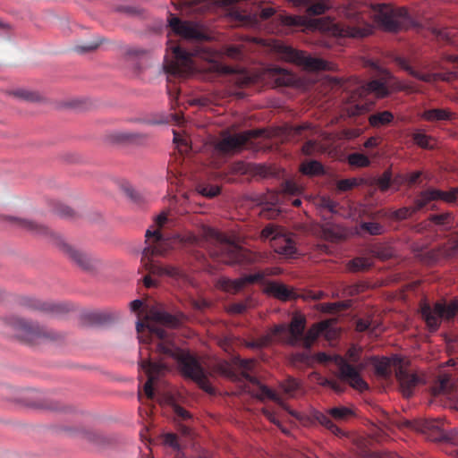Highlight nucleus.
<instances>
[{
	"label": "nucleus",
	"instance_id": "f257e3e1",
	"mask_svg": "<svg viewBox=\"0 0 458 458\" xmlns=\"http://www.w3.org/2000/svg\"><path fill=\"white\" fill-rule=\"evenodd\" d=\"M373 15L378 25L387 32H398L419 27L404 7H394L386 4L373 5Z\"/></svg>",
	"mask_w": 458,
	"mask_h": 458
},
{
	"label": "nucleus",
	"instance_id": "f03ea898",
	"mask_svg": "<svg viewBox=\"0 0 458 458\" xmlns=\"http://www.w3.org/2000/svg\"><path fill=\"white\" fill-rule=\"evenodd\" d=\"M145 236L147 238L146 243L148 245L142 251V259L145 262L147 269L157 276H168L171 277H179L182 276L180 269L174 266H162L159 263L150 259L155 255H163L165 250L163 248V244L165 242L163 234L159 230L148 229Z\"/></svg>",
	"mask_w": 458,
	"mask_h": 458
},
{
	"label": "nucleus",
	"instance_id": "7ed1b4c3",
	"mask_svg": "<svg viewBox=\"0 0 458 458\" xmlns=\"http://www.w3.org/2000/svg\"><path fill=\"white\" fill-rule=\"evenodd\" d=\"M157 351L174 359L184 377L199 384H204L206 374L199 362L190 352L176 347L171 342H162L157 344Z\"/></svg>",
	"mask_w": 458,
	"mask_h": 458
},
{
	"label": "nucleus",
	"instance_id": "20e7f679",
	"mask_svg": "<svg viewBox=\"0 0 458 458\" xmlns=\"http://www.w3.org/2000/svg\"><path fill=\"white\" fill-rule=\"evenodd\" d=\"M217 245L211 250V255L218 261L227 265H242L251 262L249 252L226 237L216 233Z\"/></svg>",
	"mask_w": 458,
	"mask_h": 458
},
{
	"label": "nucleus",
	"instance_id": "39448f33",
	"mask_svg": "<svg viewBox=\"0 0 458 458\" xmlns=\"http://www.w3.org/2000/svg\"><path fill=\"white\" fill-rule=\"evenodd\" d=\"M410 424L412 428L425 435L430 441L458 445V428L445 429L441 420H423Z\"/></svg>",
	"mask_w": 458,
	"mask_h": 458
},
{
	"label": "nucleus",
	"instance_id": "423d86ee",
	"mask_svg": "<svg viewBox=\"0 0 458 458\" xmlns=\"http://www.w3.org/2000/svg\"><path fill=\"white\" fill-rule=\"evenodd\" d=\"M6 323L14 331L16 337L25 341H35L38 339L55 340L57 338L55 332L49 331L32 321L17 317H10L7 318Z\"/></svg>",
	"mask_w": 458,
	"mask_h": 458
},
{
	"label": "nucleus",
	"instance_id": "0eeeda50",
	"mask_svg": "<svg viewBox=\"0 0 458 458\" xmlns=\"http://www.w3.org/2000/svg\"><path fill=\"white\" fill-rule=\"evenodd\" d=\"M458 311V299L450 302H436L433 307L425 304L421 307V316L431 331H437L441 319H451Z\"/></svg>",
	"mask_w": 458,
	"mask_h": 458
},
{
	"label": "nucleus",
	"instance_id": "6e6552de",
	"mask_svg": "<svg viewBox=\"0 0 458 458\" xmlns=\"http://www.w3.org/2000/svg\"><path fill=\"white\" fill-rule=\"evenodd\" d=\"M334 362L338 368L337 377L348 383L352 387L358 390L368 389V384L363 380L360 372L365 368L363 364H352L345 358L335 354Z\"/></svg>",
	"mask_w": 458,
	"mask_h": 458
},
{
	"label": "nucleus",
	"instance_id": "1a4fd4ad",
	"mask_svg": "<svg viewBox=\"0 0 458 458\" xmlns=\"http://www.w3.org/2000/svg\"><path fill=\"white\" fill-rule=\"evenodd\" d=\"M280 53L283 57L292 63L303 66L305 69L312 72L330 70V64L327 61L307 55L304 51L295 49L291 46H282Z\"/></svg>",
	"mask_w": 458,
	"mask_h": 458
},
{
	"label": "nucleus",
	"instance_id": "9d476101",
	"mask_svg": "<svg viewBox=\"0 0 458 458\" xmlns=\"http://www.w3.org/2000/svg\"><path fill=\"white\" fill-rule=\"evenodd\" d=\"M261 237L264 240H270L275 251L279 254L292 257L296 252L293 240L273 224H269L263 228Z\"/></svg>",
	"mask_w": 458,
	"mask_h": 458
},
{
	"label": "nucleus",
	"instance_id": "9b49d317",
	"mask_svg": "<svg viewBox=\"0 0 458 458\" xmlns=\"http://www.w3.org/2000/svg\"><path fill=\"white\" fill-rule=\"evenodd\" d=\"M169 26L174 33L188 40H202L206 38L205 33L197 22L182 21L175 15L170 14L167 19Z\"/></svg>",
	"mask_w": 458,
	"mask_h": 458
},
{
	"label": "nucleus",
	"instance_id": "f8f14e48",
	"mask_svg": "<svg viewBox=\"0 0 458 458\" xmlns=\"http://www.w3.org/2000/svg\"><path fill=\"white\" fill-rule=\"evenodd\" d=\"M253 135V131H245L235 134L225 133L222 136L221 140L216 143V149L223 153L238 149Z\"/></svg>",
	"mask_w": 458,
	"mask_h": 458
},
{
	"label": "nucleus",
	"instance_id": "ddd939ff",
	"mask_svg": "<svg viewBox=\"0 0 458 458\" xmlns=\"http://www.w3.org/2000/svg\"><path fill=\"white\" fill-rule=\"evenodd\" d=\"M395 377L399 382L400 390L406 398L412 396L416 386L422 382L421 378L417 374L410 373L403 367V364H401L399 368H396Z\"/></svg>",
	"mask_w": 458,
	"mask_h": 458
},
{
	"label": "nucleus",
	"instance_id": "4468645a",
	"mask_svg": "<svg viewBox=\"0 0 458 458\" xmlns=\"http://www.w3.org/2000/svg\"><path fill=\"white\" fill-rule=\"evenodd\" d=\"M263 278L264 274L261 272H258L236 279L221 278L219 281V284L225 291L235 293L242 290L246 284L261 281Z\"/></svg>",
	"mask_w": 458,
	"mask_h": 458
},
{
	"label": "nucleus",
	"instance_id": "2eb2a0df",
	"mask_svg": "<svg viewBox=\"0 0 458 458\" xmlns=\"http://www.w3.org/2000/svg\"><path fill=\"white\" fill-rule=\"evenodd\" d=\"M373 26L364 22L363 21H360L357 18L356 23L352 24H342L339 30V35L341 37L347 38H362L373 32Z\"/></svg>",
	"mask_w": 458,
	"mask_h": 458
},
{
	"label": "nucleus",
	"instance_id": "dca6fc26",
	"mask_svg": "<svg viewBox=\"0 0 458 458\" xmlns=\"http://www.w3.org/2000/svg\"><path fill=\"white\" fill-rule=\"evenodd\" d=\"M21 304L28 309L40 310L49 314H58L67 310L64 304L46 302L31 297L22 298Z\"/></svg>",
	"mask_w": 458,
	"mask_h": 458
},
{
	"label": "nucleus",
	"instance_id": "f3484780",
	"mask_svg": "<svg viewBox=\"0 0 458 458\" xmlns=\"http://www.w3.org/2000/svg\"><path fill=\"white\" fill-rule=\"evenodd\" d=\"M61 249L76 265H78L82 269L89 270L93 268V260L88 253L82 252L66 242L61 243Z\"/></svg>",
	"mask_w": 458,
	"mask_h": 458
},
{
	"label": "nucleus",
	"instance_id": "a211bd4d",
	"mask_svg": "<svg viewBox=\"0 0 458 458\" xmlns=\"http://www.w3.org/2000/svg\"><path fill=\"white\" fill-rule=\"evenodd\" d=\"M426 246L414 245L413 250L417 255L427 263L433 264L438 262L441 259H446L445 251L447 250V244H441L437 248L426 250Z\"/></svg>",
	"mask_w": 458,
	"mask_h": 458
},
{
	"label": "nucleus",
	"instance_id": "6ab92c4d",
	"mask_svg": "<svg viewBox=\"0 0 458 458\" xmlns=\"http://www.w3.org/2000/svg\"><path fill=\"white\" fill-rule=\"evenodd\" d=\"M371 360L373 361V366L376 373L378 376L384 377L389 376V368L391 366L399 368L400 365L403 364V358L397 354L392 355L391 357H382L380 359L377 357H371Z\"/></svg>",
	"mask_w": 458,
	"mask_h": 458
},
{
	"label": "nucleus",
	"instance_id": "aec40b11",
	"mask_svg": "<svg viewBox=\"0 0 458 458\" xmlns=\"http://www.w3.org/2000/svg\"><path fill=\"white\" fill-rule=\"evenodd\" d=\"M394 61H395V64L400 68H402L403 70L407 72L410 75H411L412 77H414L421 81L434 82L438 80H445V78H444L441 73H421L420 72H417L409 64L408 61L404 57L397 56V57H395Z\"/></svg>",
	"mask_w": 458,
	"mask_h": 458
},
{
	"label": "nucleus",
	"instance_id": "412c9836",
	"mask_svg": "<svg viewBox=\"0 0 458 458\" xmlns=\"http://www.w3.org/2000/svg\"><path fill=\"white\" fill-rule=\"evenodd\" d=\"M113 140L136 145H143L148 140V134L137 131H118L112 135Z\"/></svg>",
	"mask_w": 458,
	"mask_h": 458
},
{
	"label": "nucleus",
	"instance_id": "4be33fe9",
	"mask_svg": "<svg viewBox=\"0 0 458 458\" xmlns=\"http://www.w3.org/2000/svg\"><path fill=\"white\" fill-rule=\"evenodd\" d=\"M118 316L114 313L105 311L89 312L86 315V318L92 326H106L114 322Z\"/></svg>",
	"mask_w": 458,
	"mask_h": 458
},
{
	"label": "nucleus",
	"instance_id": "5701e85b",
	"mask_svg": "<svg viewBox=\"0 0 458 458\" xmlns=\"http://www.w3.org/2000/svg\"><path fill=\"white\" fill-rule=\"evenodd\" d=\"M306 320L303 317L295 316L293 318L288 327V333L292 336L291 344H296L303 335Z\"/></svg>",
	"mask_w": 458,
	"mask_h": 458
},
{
	"label": "nucleus",
	"instance_id": "b1692460",
	"mask_svg": "<svg viewBox=\"0 0 458 458\" xmlns=\"http://www.w3.org/2000/svg\"><path fill=\"white\" fill-rule=\"evenodd\" d=\"M266 293L282 301H287L293 295L284 284L276 282H270L266 287Z\"/></svg>",
	"mask_w": 458,
	"mask_h": 458
},
{
	"label": "nucleus",
	"instance_id": "393cba45",
	"mask_svg": "<svg viewBox=\"0 0 458 458\" xmlns=\"http://www.w3.org/2000/svg\"><path fill=\"white\" fill-rule=\"evenodd\" d=\"M140 366L147 373L148 377L153 376V379L157 380L161 374L166 369L163 362H154L149 360H141Z\"/></svg>",
	"mask_w": 458,
	"mask_h": 458
},
{
	"label": "nucleus",
	"instance_id": "a878e982",
	"mask_svg": "<svg viewBox=\"0 0 458 458\" xmlns=\"http://www.w3.org/2000/svg\"><path fill=\"white\" fill-rule=\"evenodd\" d=\"M312 417L316 421H318L319 424H321L326 428L330 430L334 435H335V436L344 435L342 429L340 428H338L334 422H332V420L327 414H325L319 411H314L312 412Z\"/></svg>",
	"mask_w": 458,
	"mask_h": 458
},
{
	"label": "nucleus",
	"instance_id": "bb28decb",
	"mask_svg": "<svg viewBox=\"0 0 458 458\" xmlns=\"http://www.w3.org/2000/svg\"><path fill=\"white\" fill-rule=\"evenodd\" d=\"M422 118L429 122L448 121L452 118V113L447 109L432 108L424 111Z\"/></svg>",
	"mask_w": 458,
	"mask_h": 458
},
{
	"label": "nucleus",
	"instance_id": "cd10ccee",
	"mask_svg": "<svg viewBox=\"0 0 458 458\" xmlns=\"http://www.w3.org/2000/svg\"><path fill=\"white\" fill-rule=\"evenodd\" d=\"M154 320L160 322L170 327H176L179 326V319L165 310H156L151 313Z\"/></svg>",
	"mask_w": 458,
	"mask_h": 458
},
{
	"label": "nucleus",
	"instance_id": "c85d7f7f",
	"mask_svg": "<svg viewBox=\"0 0 458 458\" xmlns=\"http://www.w3.org/2000/svg\"><path fill=\"white\" fill-rule=\"evenodd\" d=\"M233 361L234 365L238 366L240 369H242L245 371L243 373V377L248 381H250V383L255 384V385L259 384V381L256 377L248 374V371L251 370L253 368V364L255 361L253 359H242L240 357H234Z\"/></svg>",
	"mask_w": 458,
	"mask_h": 458
},
{
	"label": "nucleus",
	"instance_id": "c756f323",
	"mask_svg": "<svg viewBox=\"0 0 458 458\" xmlns=\"http://www.w3.org/2000/svg\"><path fill=\"white\" fill-rule=\"evenodd\" d=\"M301 172L308 176L322 175L325 174V167L318 160H310L301 164Z\"/></svg>",
	"mask_w": 458,
	"mask_h": 458
},
{
	"label": "nucleus",
	"instance_id": "7c9ffc66",
	"mask_svg": "<svg viewBox=\"0 0 458 458\" xmlns=\"http://www.w3.org/2000/svg\"><path fill=\"white\" fill-rule=\"evenodd\" d=\"M434 199L435 200H442L445 203H454L456 201L458 198V188L453 187L449 191H445L437 188H431Z\"/></svg>",
	"mask_w": 458,
	"mask_h": 458
},
{
	"label": "nucleus",
	"instance_id": "2f4dec72",
	"mask_svg": "<svg viewBox=\"0 0 458 458\" xmlns=\"http://www.w3.org/2000/svg\"><path fill=\"white\" fill-rule=\"evenodd\" d=\"M364 89L368 93H374L378 98H385L388 96L389 91L386 86V83L379 80H372L367 82L363 86Z\"/></svg>",
	"mask_w": 458,
	"mask_h": 458
},
{
	"label": "nucleus",
	"instance_id": "473e14b6",
	"mask_svg": "<svg viewBox=\"0 0 458 458\" xmlns=\"http://www.w3.org/2000/svg\"><path fill=\"white\" fill-rule=\"evenodd\" d=\"M453 383L448 375L445 374L439 377L438 382L433 388L435 394H445L452 396Z\"/></svg>",
	"mask_w": 458,
	"mask_h": 458
},
{
	"label": "nucleus",
	"instance_id": "72a5a7b5",
	"mask_svg": "<svg viewBox=\"0 0 458 458\" xmlns=\"http://www.w3.org/2000/svg\"><path fill=\"white\" fill-rule=\"evenodd\" d=\"M276 19L282 25L286 27H299L308 24L307 18L301 15L280 14Z\"/></svg>",
	"mask_w": 458,
	"mask_h": 458
},
{
	"label": "nucleus",
	"instance_id": "f704fd0d",
	"mask_svg": "<svg viewBox=\"0 0 458 458\" xmlns=\"http://www.w3.org/2000/svg\"><path fill=\"white\" fill-rule=\"evenodd\" d=\"M19 223L21 228H24L25 230L34 234L48 235L50 233V231L47 226L38 224L34 221L22 219L19 220Z\"/></svg>",
	"mask_w": 458,
	"mask_h": 458
},
{
	"label": "nucleus",
	"instance_id": "c9c22d12",
	"mask_svg": "<svg viewBox=\"0 0 458 458\" xmlns=\"http://www.w3.org/2000/svg\"><path fill=\"white\" fill-rule=\"evenodd\" d=\"M393 120L394 114L390 111L376 113L369 117V123L372 127L388 124Z\"/></svg>",
	"mask_w": 458,
	"mask_h": 458
},
{
	"label": "nucleus",
	"instance_id": "e433bc0d",
	"mask_svg": "<svg viewBox=\"0 0 458 458\" xmlns=\"http://www.w3.org/2000/svg\"><path fill=\"white\" fill-rule=\"evenodd\" d=\"M431 201H435L432 189L428 188L421 191L414 199V210L418 212Z\"/></svg>",
	"mask_w": 458,
	"mask_h": 458
},
{
	"label": "nucleus",
	"instance_id": "4c0bfd02",
	"mask_svg": "<svg viewBox=\"0 0 458 458\" xmlns=\"http://www.w3.org/2000/svg\"><path fill=\"white\" fill-rule=\"evenodd\" d=\"M115 11L118 13H122L128 17L131 18H140L145 19L147 18V13L144 9L140 8L138 6L132 5H120L115 8Z\"/></svg>",
	"mask_w": 458,
	"mask_h": 458
},
{
	"label": "nucleus",
	"instance_id": "58836bf2",
	"mask_svg": "<svg viewBox=\"0 0 458 458\" xmlns=\"http://www.w3.org/2000/svg\"><path fill=\"white\" fill-rule=\"evenodd\" d=\"M170 120L178 121L179 117L177 114H168L163 116L161 119H145V118H132L130 121L132 123H145L150 125L161 124V123H168Z\"/></svg>",
	"mask_w": 458,
	"mask_h": 458
},
{
	"label": "nucleus",
	"instance_id": "ea45409f",
	"mask_svg": "<svg viewBox=\"0 0 458 458\" xmlns=\"http://www.w3.org/2000/svg\"><path fill=\"white\" fill-rule=\"evenodd\" d=\"M348 162L352 166L366 167L370 165L369 158L361 153H351L348 156Z\"/></svg>",
	"mask_w": 458,
	"mask_h": 458
},
{
	"label": "nucleus",
	"instance_id": "a19ab883",
	"mask_svg": "<svg viewBox=\"0 0 458 458\" xmlns=\"http://www.w3.org/2000/svg\"><path fill=\"white\" fill-rule=\"evenodd\" d=\"M363 182L362 179H357V178H347L339 180L336 182V189L340 192L347 191L352 190L354 187L359 186Z\"/></svg>",
	"mask_w": 458,
	"mask_h": 458
},
{
	"label": "nucleus",
	"instance_id": "79ce46f5",
	"mask_svg": "<svg viewBox=\"0 0 458 458\" xmlns=\"http://www.w3.org/2000/svg\"><path fill=\"white\" fill-rule=\"evenodd\" d=\"M328 327V323L326 321L315 324L310 327L305 335V337L311 341H315L320 335H322Z\"/></svg>",
	"mask_w": 458,
	"mask_h": 458
},
{
	"label": "nucleus",
	"instance_id": "37998d69",
	"mask_svg": "<svg viewBox=\"0 0 458 458\" xmlns=\"http://www.w3.org/2000/svg\"><path fill=\"white\" fill-rule=\"evenodd\" d=\"M412 140L416 145L422 148H432L430 145L431 137L419 130L412 134Z\"/></svg>",
	"mask_w": 458,
	"mask_h": 458
},
{
	"label": "nucleus",
	"instance_id": "c03bdc74",
	"mask_svg": "<svg viewBox=\"0 0 458 458\" xmlns=\"http://www.w3.org/2000/svg\"><path fill=\"white\" fill-rule=\"evenodd\" d=\"M328 414L334 419L342 420L352 414V411L345 406L333 407L328 410Z\"/></svg>",
	"mask_w": 458,
	"mask_h": 458
},
{
	"label": "nucleus",
	"instance_id": "a18cd8bd",
	"mask_svg": "<svg viewBox=\"0 0 458 458\" xmlns=\"http://www.w3.org/2000/svg\"><path fill=\"white\" fill-rule=\"evenodd\" d=\"M372 265V262L368 258H355L352 259L349 263V267L353 271H359V270H364L369 267H370Z\"/></svg>",
	"mask_w": 458,
	"mask_h": 458
},
{
	"label": "nucleus",
	"instance_id": "49530a36",
	"mask_svg": "<svg viewBox=\"0 0 458 458\" xmlns=\"http://www.w3.org/2000/svg\"><path fill=\"white\" fill-rule=\"evenodd\" d=\"M396 179H392V174L390 171H385L376 181V184L382 191H386L389 189L392 182H395Z\"/></svg>",
	"mask_w": 458,
	"mask_h": 458
},
{
	"label": "nucleus",
	"instance_id": "de8ad7c7",
	"mask_svg": "<svg viewBox=\"0 0 458 458\" xmlns=\"http://www.w3.org/2000/svg\"><path fill=\"white\" fill-rule=\"evenodd\" d=\"M14 96L30 102H38L41 100V97L38 92L27 89H17L14 91Z\"/></svg>",
	"mask_w": 458,
	"mask_h": 458
},
{
	"label": "nucleus",
	"instance_id": "09e8293b",
	"mask_svg": "<svg viewBox=\"0 0 458 458\" xmlns=\"http://www.w3.org/2000/svg\"><path fill=\"white\" fill-rule=\"evenodd\" d=\"M282 191L292 196H298L301 193L302 188L292 180L284 182Z\"/></svg>",
	"mask_w": 458,
	"mask_h": 458
},
{
	"label": "nucleus",
	"instance_id": "8fccbe9b",
	"mask_svg": "<svg viewBox=\"0 0 458 458\" xmlns=\"http://www.w3.org/2000/svg\"><path fill=\"white\" fill-rule=\"evenodd\" d=\"M250 300L247 299L242 302L233 303L227 308V311L231 314H242L250 308Z\"/></svg>",
	"mask_w": 458,
	"mask_h": 458
},
{
	"label": "nucleus",
	"instance_id": "3c124183",
	"mask_svg": "<svg viewBox=\"0 0 458 458\" xmlns=\"http://www.w3.org/2000/svg\"><path fill=\"white\" fill-rule=\"evenodd\" d=\"M328 9V5L324 1H319L310 4L307 7V13L312 15L323 14Z\"/></svg>",
	"mask_w": 458,
	"mask_h": 458
},
{
	"label": "nucleus",
	"instance_id": "603ef678",
	"mask_svg": "<svg viewBox=\"0 0 458 458\" xmlns=\"http://www.w3.org/2000/svg\"><path fill=\"white\" fill-rule=\"evenodd\" d=\"M451 217V214L449 212L431 215L428 219L437 225L442 226L445 230H449L450 226L445 225V221Z\"/></svg>",
	"mask_w": 458,
	"mask_h": 458
},
{
	"label": "nucleus",
	"instance_id": "864d4df0",
	"mask_svg": "<svg viewBox=\"0 0 458 458\" xmlns=\"http://www.w3.org/2000/svg\"><path fill=\"white\" fill-rule=\"evenodd\" d=\"M360 227L369 233L371 235H379L383 233V226L377 222H364Z\"/></svg>",
	"mask_w": 458,
	"mask_h": 458
},
{
	"label": "nucleus",
	"instance_id": "5fc2aeb1",
	"mask_svg": "<svg viewBox=\"0 0 458 458\" xmlns=\"http://www.w3.org/2000/svg\"><path fill=\"white\" fill-rule=\"evenodd\" d=\"M360 352H361L360 347H359L357 345H352L348 349V351L346 352V356L352 364L358 365V364H361L360 363Z\"/></svg>",
	"mask_w": 458,
	"mask_h": 458
},
{
	"label": "nucleus",
	"instance_id": "6e6d98bb",
	"mask_svg": "<svg viewBox=\"0 0 458 458\" xmlns=\"http://www.w3.org/2000/svg\"><path fill=\"white\" fill-rule=\"evenodd\" d=\"M417 211L414 210L413 207H403L400 209L394 210L393 212V217L398 219V220H404L411 216L413 214H415Z\"/></svg>",
	"mask_w": 458,
	"mask_h": 458
},
{
	"label": "nucleus",
	"instance_id": "4d7b16f0",
	"mask_svg": "<svg viewBox=\"0 0 458 458\" xmlns=\"http://www.w3.org/2000/svg\"><path fill=\"white\" fill-rule=\"evenodd\" d=\"M102 42V39L100 38H98L97 39L93 40L92 42L84 44V45H78L75 47L76 52L80 54H85L90 51H93L98 47L100 43Z\"/></svg>",
	"mask_w": 458,
	"mask_h": 458
},
{
	"label": "nucleus",
	"instance_id": "13d9d810",
	"mask_svg": "<svg viewBox=\"0 0 458 458\" xmlns=\"http://www.w3.org/2000/svg\"><path fill=\"white\" fill-rule=\"evenodd\" d=\"M258 386H259L261 397L265 396L270 400H273V401L278 403L280 405H282L284 408V405L282 400L276 395V394L273 390H271L269 387H267L265 385H260V383Z\"/></svg>",
	"mask_w": 458,
	"mask_h": 458
},
{
	"label": "nucleus",
	"instance_id": "bf43d9fd",
	"mask_svg": "<svg viewBox=\"0 0 458 458\" xmlns=\"http://www.w3.org/2000/svg\"><path fill=\"white\" fill-rule=\"evenodd\" d=\"M198 191L202 196L213 198L219 194L220 188L216 185L199 186Z\"/></svg>",
	"mask_w": 458,
	"mask_h": 458
},
{
	"label": "nucleus",
	"instance_id": "052dcab7",
	"mask_svg": "<svg viewBox=\"0 0 458 458\" xmlns=\"http://www.w3.org/2000/svg\"><path fill=\"white\" fill-rule=\"evenodd\" d=\"M164 444L175 451H181V445L178 442L177 436L174 433H165L164 435Z\"/></svg>",
	"mask_w": 458,
	"mask_h": 458
},
{
	"label": "nucleus",
	"instance_id": "680f3d73",
	"mask_svg": "<svg viewBox=\"0 0 458 458\" xmlns=\"http://www.w3.org/2000/svg\"><path fill=\"white\" fill-rule=\"evenodd\" d=\"M339 206V203L335 200L331 199L330 198L324 197L321 199L320 207L327 209L331 214H337L338 211L336 208Z\"/></svg>",
	"mask_w": 458,
	"mask_h": 458
},
{
	"label": "nucleus",
	"instance_id": "e2e57ef3",
	"mask_svg": "<svg viewBox=\"0 0 458 458\" xmlns=\"http://www.w3.org/2000/svg\"><path fill=\"white\" fill-rule=\"evenodd\" d=\"M172 51L174 57L179 61L186 63L191 59V55L187 50L179 46L173 47Z\"/></svg>",
	"mask_w": 458,
	"mask_h": 458
},
{
	"label": "nucleus",
	"instance_id": "0e129e2a",
	"mask_svg": "<svg viewBox=\"0 0 458 458\" xmlns=\"http://www.w3.org/2000/svg\"><path fill=\"white\" fill-rule=\"evenodd\" d=\"M271 341L270 335H264L260 337L259 340L248 342L246 346L251 349H261L267 346Z\"/></svg>",
	"mask_w": 458,
	"mask_h": 458
},
{
	"label": "nucleus",
	"instance_id": "69168bd1",
	"mask_svg": "<svg viewBox=\"0 0 458 458\" xmlns=\"http://www.w3.org/2000/svg\"><path fill=\"white\" fill-rule=\"evenodd\" d=\"M255 173L263 178H271L275 176L273 169L270 166L262 164L256 165Z\"/></svg>",
	"mask_w": 458,
	"mask_h": 458
},
{
	"label": "nucleus",
	"instance_id": "338daca9",
	"mask_svg": "<svg viewBox=\"0 0 458 458\" xmlns=\"http://www.w3.org/2000/svg\"><path fill=\"white\" fill-rule=\"evenodd\" d=\"M123 191L135 203H140L142 200L140 193L131 185L124 186Z\"/></svg>",
	"mask_w": 458,
	"mask_h": 458
},
{
	"label": "nucleus",
	"instance_id": "774afa93",
	"mask_svg": "<svg viewBox=\"0 0 458 458\" xmlns=\"http://www.w3.org/2000/svg\"><path fill=\"white\" fill-rule=\"evenodd\" d=\"M367 111V106L364 105L356 104L350 106L346 109V113L349 116H358Z\"/></svg>",
	"mask_w": 458,
	"mask_h": 458
}]
</instances>
